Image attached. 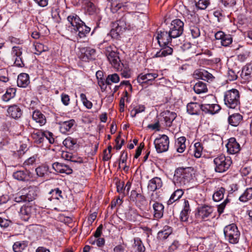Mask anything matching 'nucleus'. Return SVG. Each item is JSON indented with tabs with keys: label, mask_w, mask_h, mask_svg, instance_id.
Here are the masks:
<instances>
[{
	"label": "nucleus",
	"mask_w": 252,
	"mask_h": 252,
	"mask_svg": "<svg viewBox=\"0 0 252 252\" xmlns=\"http://www.w3.org/2000/svg\"><path fill=\"white\" fill-rule=\"evenodd\" d=\"M106 42L101 43L98 44V48L100 49H104V54L106 56L107 60L109 62L112 66L117 70L121 68L123 65L122 63L118 52L117 48L114 45L108 46H104L103 44Z\"/></svg>",
	"instance_id": "nucleus-1"
},
{
	"label": "nucleus",
	"mask_w": 252,
	"mask_h": 252,
	"mask_svg": "<svg viewBox=\"0 0 252 252\" xmlns=\"http://www.w3.org/2000/svg\"><path fill=\"white\" fill-rule=\"evenodd\" d=\"M193 169L191 167H179L176 169L173 183L176 186L184 187L192 180Z\"/></svg>",
	"instance_id": "nucleus-2"
},
{
	"label": "nucleus",
	"mask_w": 252,
	"mask_h": 252,
	"mask_svg": "<svg viewBox=\"0 0 252 252\" xmlns=\"http://www.w3.org/2000/svg\"><path fill=\"white\" fill-rule=\"evenodd\" d=\"M224 103L230 109H237L240 105V94L239 91L235 89L226 91L223 96Z\"/></svg>",
	"instance_id": "nucleus-3"
},
{
	"label": "nucleus",
	"mask_w": 252,
	"mask_h": 252,
	"mask_svg": "<svg viewBox=\"0 0 252 252\" xmlns=\"http://www.w3.org/2000/svg\"><path fill=\"white\" fill-rule=\"evenodd\" d=\"M133 28V24L127 22L126 16H123L119 20L112 23V29L110 34L113 38H117L126 30Z\"/></svg>",
	"instance_id": "nucleus-4"
},
{
	"label": "nucleus",
	"mask_w": 252,
	"mask_h": 252,
	"mask_svg": "<svg viewBox=\"0 0 252 252\" xmlns=\"http://www.w3.org/2000/svg\"><path fill=\"white\" fill-rule=\"evenodd\" d=\"M225 239L229 243L236 244L238 243L240 237V232L235 223L225 226L223 228Z\"/></svg>",
	"instance_id": "nucleus-5"
},
{
	"label": "nucleus",
	"mask_w": 252,
	"mask_h": 252,
	"mask_svg": "<svg viewBox=\"0 0 252 252\" xmlns=\"http://www.w3.org/2000/svg\"><path fill=\"white\" fill-rule=\"evenodd\" d=\"M214 163L215 165V171L223 173L228 169L232 163V161L230 157L221 154L214 159Z\"/></svg>",
	"instance_id": "nucleus-6"
},
{
	"label": "nucleus",
	"mask_w": 252,
	"mask_h": 252,
	"mask_svg": "<svg viewBox=\"0 0 252 252\" xmlns=\"http://www.w3.org/2000/svg\"><path fill=\"white\" fill-rule=\"evenodd\" d=\"M154 144L157 152L162 153L166 152L168 150L169 139L166 135L162 134L155 139Z\"/></svg>",
	"instance_id": "nucleus-7"
},
{
	"label": "nucleus",
	"mask_w": 252,
	"mask_h": 252,
	"mask_svg": "<svg viewBox=\"0 0 252 252\" xmlns=\"http://www.w3.org/2000/svg\"><path fill=\"white\" fill-rule=\"evenodd\" d=\"M36 209L34 206L26 204L22 206L19 212L21 219L24 221H28L30 218H34L36 215Z\"/></svg>",
	"instance_id": "nucleus-8"
},
{
	"label": "nucleus",
	"mask_w": 252,
	"mask_h": 252,
	"mask_svg": "<svg viewBox=\"0 0 252 252\" xmlns=\"http://www.w3.org/2000/svg\"><path fill=\"white\" fill-rule=\"evenodd\" d=\"M184 24L179 19H176L172 21L169 26V32L173 38L181 36L184 31Z\"/></svg>",
	"instance_id": "nucleus-9"
},
{
	"label": "nucleus",
	"mask_w": 252,
	"mask_h": 252,
	"mask_svg": "<svg viewBox=\"0 0 252 252\" xmlns=\"http://www.w3.org/2000/svg\"><path fill=\"white\" fill-rule=\"evenodd\" d=\"M23 48L20 46H13L12 48L11 55L14 60V64L19 67L24 66L22 57Z\"/></svg>",
	"instance_id": "nucleus-10"
},
{
	"label": "nucleus",
	"mask_w": 252,
	"mask_h": 252,
	"mask_svg": "<svg viewBox=\"0 0 252 252\" xmlns=\"http://www.w3.org/2000/svg\"><path fill=\"white\" fill-rule=\"evenodd\" d=\"M158 76L157 72L148 71L147 73H140L137 77V80L139 84H148L152 85L153 81Z\"/></svg>",
	"instance_id": "nucleus-11"
},
{
	"label": "nucleus",
	"mask_w": 252,
	"mask_h": 252,
	"mask_svg": "<svg viewBox=\"0 0 252 252\" xmlns=\"http://www.w3.org/2000/svg\"><path fill=\"white\" fill-rule=\"evenodd\" d=\"M7 116L15 120L20 118L23 115V110L18 104H12L8 106Z\"/></svg>",
	"instance_id": "nucleus-12"
},
{
	"label": "nucleus",
	"mask_w": 252,
	"mask_h": 252,
	"mask_svg": "<svg viewBox=\"0 0 252 252\" xmlns=\"http://www.w3.org/2000/svg\"><path fill=\"white\" fill-rule=\"evenodd\" d=\"M156 38L159 46H165L171 42L172 38H173L170 35L169 31H160L158 32Z\"/></svg>",
	"instance_id": "nucleus-13"
},
{
	"label": "nucleus",
	"mask_w": 252,
	"mask_h": 252,
	"mask_svg": "<svg viewBox=\"0 0 252 252\" xmlns=\"http://www.w3.org/2000/svg\"><path fill=\"white\" fill-rule=\"evenodd\" d=\"M213 212V208L208 205L199 207L197 209L196 217L202 220H207V219L211 215Z\"/></svg>",
	"instance_id": "nucleus-14"
},
{
	"label": "nucleus",
	"mask_w": 252,
	"mask_h": 252,
	"mask_svg": "<svg viewBox=\"0 0 252 252\" xmlns=\"http://www.w3.org/2000/svg\"><path fill=\"white\" fill-rule=\"evenodd\" d=\"M13 177L19 181L28 182L33 177L32 174L28 170H19L13 173Z\"/></svg>",
	"instance_id": "nucleus-15"
},
{
	"label": "nucleus",
	"mask_w": 252,
	"mask_h": 252,
	"mask_svg": "<svg viewBox=\"0 0 252 252\" xmlns=\"http://www.w3.org/2000/svg\"><path fill=\"white\" fill-rule=\"evenodd\" d=\"M52 168L58 173H64L67 175L71 174L73 171L71 168L68 165L58 162L53 163Z\"/></svg>",
	"instance_id": "nucleus-16"
},
{
	"label": "nucleus",
	"mask_w": 252,
	"mask_h": 252,
	"mask_svg": "<svg viewBox=\"0 0 252 252\" xmlns=\"http://www.w3.org/2000/svg\"><path fill=\"white\" fill-rule=\"evenodd\" d=\"M227 152L230 154H235L240 151V146L234 137L230 138L226 145Z\"/></svg>",
	"instance_id": "nucleus-17"
},
{
	"label": "nucleus",
	"mask_w": 252,
	"mask_h": 252,
	"mask_svg": "<svg viewBox=\"0 0 252 252\" xmlns=\"http://www.w3.org/2000/svg\"><path fill=\"white\" fill-rule=\"evenodd\" d=\"M90 31V28L87 26L83 21L82 24L76 28L75 30H70L72 33L77 34L80 38L85 37Z\"/></svg>",
	"instance_id": "nucleus-18"
},
{
	"label": "nucleus",
	"mask_w": 252,
	"mask_h": 252,
	"mask_svg": "<svg viewBox=\"0 0 252 252\" xmlns=\"http://www.w3.org/2000/svg\"><path fill=\"white\" fill-rule=\"evenodd\" d=\"M67 20L68 24H69L68 26V28L70 31V30H75L76 28L80 25V24H82V22L79 17L75 14L68 16L67 18Z\"/></svg>",
	"instance_id": "nucleus-19"
},
{
	"label": "nucleus",
	"mask_w": 252,
	"mask_h": 252,
	"mask_svg": "<svg viewBox=\"0 0 252 252\" xmlns=\"http://www.w3.org/2000/svg\"><path fill=\"white\" fill-rule=\"evenodd\" d=\"M75 121L70 119L66 121H61L59 123L60 131L63 134H66L72 130V127L75 125Z\"/></svg>",
	"instance_id": "nucleus-20"
},
{
	"label": "nucleus",
	"mask_w": 252,
	"mask_h": 252,
	"mask_svg": "<svg viewBox=\"0 0 252 252\" xmlns=\"http://www.w3.org/2000/svg\"><path fill=\"white\" fill-rule=\"evenodd\" d=\"M193 76L194 78L196 79H202L207 81L212 80V79L214 78L212 74L203 69L195 70L194 71Z\"/></svg>",
	"instance_id": "nucleus-21"
},
{
	"label": "nucleus",
	"mask_w": 252,
	"mask_h": 252,
	"mask_svg": "<svg viewBox=\"0 0 252 252\" xmlns=\"http://www.w3.org/2000/svg\"><path fill=\"white\" fill-rule=\"evenodd\" d=\"M187 110L190 115H198L202 111V104L197 102L189 103L187 105Z\"/></svg>",
	"instance_id": "nucleus-22"
},
{
	"label": "nucleus",
	"mask_w": 252,
	"mask_h": 252,
	"mask_svg": "<svg viewBox=\"0 0 252 252\" xmlns=\"http://www.w3.org/2000/svg\"><path fill=\"white\" fill-rule=\"evenodd\" d=\"M161 115L164 119L165 126L170 127L172 126L173 121L177 117V114L174 112L166 110L161 113Z\"/></svg>",
	"instance_id": "nucleus-23"
},
{
	"label": "nucleus",
	"mask_w": 252,
	"mask_h": 252,
	"mask_svg": "<svg viewBox=\"0 0 252 252\" xmlns=\"http://www.w3.org/2000/svg\"><path fill=\"white\" fill-rule=\"evenodd\" d=\"M220 107L217 104H202V111L205 113L215 114L220 110Z\"/></svg>",
	"instance_id": "nucleus-24"
},
{
	"label": "nucleus",
	"mask_w": 252,
	"mask_h": 252,
	"mask_svg": "<svg viewBox=\"0 0 252 252\" xmlns=\"http://www.w3.org/2000/svg\"><path fill=\"white\" fill-rule=\"evenodd\" d=\"M162 186L161 179L159 177H154L149 181L148 189L151 191H154L159 189Z\"/></svg>",
	"instance_id": "nucleus-25"
},
{
	"label": "nucleus",
	"mask_w": 252,
	"mask_h": 252,
	"mask_svg": "<svg viewBox=\"0 0 252 252\" xmlns=\"http://www.w3.org/2000/svg\"><path fill=\"white\" fill-rule=\"evenodd\" d=\"M38 188L36 186H30L28 189L27 192L25 193L26 201L31 202L37 196L38 193Z\"/></svg>",
	"instance_id": "nucleus-26"
},
{
	"label": "nucleus",
	"mask_w": 252,
	"mask_h": 252,
	"mask_svg": "<svg viewBox=\"0 0 252 252\" xmlns=\"http://www.w3.org/2000/svg\"><path fill=\"white\" fill-rule=\"evenodd\" d=\"M153 207L154 211V218L157 220L161 219L163 215L164 208L163 205L161 203L156 202L153 205Z\"/></svg>",
	"instance_id": "nucleus-27"
},
{
	"label": "nucleus",
	"mask_w": 252,
	"mask_h": 252,
	"mask_svg": "<svg viewBox=\"0 0 252 252\" xmlns=\"http://www.w3.org/2000/svg\"><path fill=\"white\" fill-rule=\"evenodd\" d=\"M32 118L40 126L44 125L46 123L45 116L39 110H37L33 111Z\"/></svg>",
	"instance_id": "nucleus-28"
},
{
	"label": "nucleus",
	"mask_w": 252,
	"mask_h": 252,
	"mask_svg": "<svg viewBox=\"0 0 252 252\" xmlns=\"http://www.w3.org/2000/svg\"><path fill=\"white\" fill-rule=\"evenodd\" d=\"M17 83L19 87L26 88L30 83L29 75L25 73L20 74L18 76Z\"/></svg>",
	"instance_id": "nucleus-29"
},
{
	"label": "nucleus",
	"mask_w": 252,
	"mask_h": 252,
	"mask_svg": "<svg viewBox=\"0 0 252 252\" xmlns=\"http://www.w3.org/2000/svg\"><path fill=\"white\" fill-rule=\"evenodd\" d=\"M243 116L239 113H234L229 116L228 118L229 124L233 126H238L242 121Z\"/></svg>",
	"instance_id": "nucleus-30"
},
{
	"label": "nucleus",
	"mask_w": 252,
	"mask_h": 252,
	"mask_svg": "<svg viewBox=\"0 0 252 252\" xmlns=\"http://www.w3.org/2000/svg\"><path fill=\"white\" fill-rule=\"evenodd\" d=\"M186 138L181 136L177 138L175 142L176 151L179 153H183L186 149Z\"/></svg>",
	"instance_id": "nucleus-31"
},
{
	"label": "nucleus",
	"mask_w": 252,
	"mask_h": 252,
	"mask_svg": "<svg viewBox=\"0 0 252 252\" xmlns=\"http://www.w3.org/2000/svg\"><path fill=\"white\" fill-rule=\"evenodd\" d=\"M241 77L245 81H248L252 77V66L251 64H247L244 66L241 73Z\"/></svg>",
	"instance_id": "nucleus-32"
},
{
	"label": "nucleus",
	"mask_w": 252,
	"mask_h": 252,
	"mask_svg": "<svg viewBox=\"0 0 252 252\" xmlns=\"http://www.w3.org/2000/svg\"><path fill=\"white\" fill-rule=\"evenodd\" d=\"M184 191L182 189H177L171 194L167 201L168 205L172 204L175 201L180 199L184 194Z\"/></svg>",
	"instance_id": "nucleus-33"
},
{
	"label": "nucleus",
	"mask_w": 252,
	"mask_h": 252,
	"mask_svg": "<svg viewBox=\"0 0 252 252\" xmlns=\"http://www.w3.org/2000/svg\"><path fill=\"white\" fill-rule=\"evenodd\" d=\"M166 44L165 46H160V50L156 54L157 57H163L168 55H170L173 53V49Z\"/></svg>",
	"instance_id": "nucleus-34"
},
{
	"label": "nucleus",
	"mask_w": 252,
	"mask_h": 252,
	"mask_svg": "<svg viewBox=\"0 0 252 252\" xmlns=\"http://www.w3.org/2000/svg\"><path fill=\"white\" fill-rule=\"evenodd\" d=\"M240 48H242V50L241 52L237 55V60L240 62H244L250 57L251 52L248 48L240 46L236 50H238Z\"/></svg>",
	"instance_id": "nucleus-35"
},
{
	"label": "nucleus",
	"mask_w": 252,
	"mask_h": 252,
	"mask_svg": "<svg viewBox=\"0 0 252 252\" xmlns=\"http://www.w3.org/2000/svg\"><path fill=\"white\" fill-rule=\"evenodd\" d=\"M193 90L195 93L200 94L207 92L208 88L206 83L202 81H198L194 85Z\"/></svg>",
	"instance_id": "nucleus-36"
},
{
	"label": "nucleus",
	"mask_w": 252,
	"mask_h": 252,
	"mask_svg": "<svg viewBox=\"0 0 252 252\" xmlns=\"http://www.w3.org/2000/svg\"><path fill=\"white\" fill-rule=\"evenodd\" d=\"M172 232V228L168 226L165 225L163 229L158 232V237L161 240L166 239Z\"/></svg>",
	"instance_id": "nucleus-37"
},
{
	"label": "nucleus",
	"mask_w": 252,
	"mask_h": 252,
	"mask_svg": "<svg viewBox=\"0 0 252 252\" xmlns=\"http://www.w3.org/2000/svg\"><path fill=\"white\" fill-rule=\"evenodd\" d=\"M85 12L90 15H93L97 13V9L95 5L91 1H86L85 2Z\"/></svg>",
	"instance_id": "nucleus-38"
},
{
	"label": "nucleus",
	"mask_w": 252,
	"mask_h": 252,
	"mask_svg": "<svg viewBox=\"0 0 252 252\" xmlns=\"http://www.w3.org/2000/svg\"><path fill=\"white\" fill-rule=\"evenodd\" d=\"M63 144L67 148L71 150L74 149L78 146L77 139L70 136L67 137L63 140Z\"/></svg>",
	"instance_id": "nucleus-39"
},
{
	"label": "nucleus",
	"mask_w": 252,
	"mask_h": 252,
	"mask_svg": "<svg viewBox=\"0 0 252 252\" xmlns=\"http://www.w3.org/2000/svg\"><path fill=\"white\" fill-rule=\"evenodd\" d=\"M252 199V187L247 188L239 197V200L242 202H246Z\"/></svg>",
	"instance_id": "nucleus-40"
},
{
	"label": "nucleus",
	"mask_w": 252,
	"mask_h": 252,
	"mask_svg": "<svg viewBox=\"0 0 252 252\" xmlns=\"http://www.w3.org/2000/svg\"><path fill=\"white\" fill-rule=\"evenodd\" d=\"M43 132L42 130H34L32 133V137L34 140V142L37 144H40L43 142Z\"/></svg>",
	"instance_id": "nucleus-41"
},
{
	"label": "nucleus",
	"mask_w": 252,
	"mask_h": 252,
	"mask_svg": "<svg viewBox=\"0 0 252 252\" xmlns=\"http://www.w3.org/2000/svg\"><path fill=\"white\" fill-rule=\"evenodd\" d=\"M28 246L27 241H18L14 243L13 245V250L14 252H23Z\"/></svg>",
	"instance_id": "nucleus-42"
},
{
	"label": "nucleus",
	"mask_w": 252,
	"mask_h": 252,
	"mask_svg": "<svg viewBox=\"0 0 252 252\" xmlns=\"http://www.w3.org/2000/svg\"><path fill=\"white\" fill-rule=\"evenodd\" d=\"M16 92V90L15 88H10L7 89L6 93L2 96V100L5 102L8 101L15 96Z\"/></svg>",
	"instance_id": "nucleus-43"
},
{
	"label": "nucleus",
	"mask_w": 252,
	"mask_h": 252,
	"mask_svg": "<svg viewBox=\"0 0 252 252\" xmlns=\"http://www.w3.org/2000/svg\"><path fill=\"white\" fill-rule=\"evenodd\" d=\"M133 247L138 252H144L145 251V246H144L141 240L138 237L134 238Z\"/></svg>",
	"instance_id": "nucleus-44"
},
{
	"label": "nucleus",
	"mask_w": 252,
	"mask_h": 252,
	"mask_svg": "<svg viewBox=\"0 0 252 252\" xmlns=\"http://www.w3.org/2000/svg\"><path fill=\"white\" fill-rule=\"evenodd\" d=\"M225 189L223 187H220L214 192L213 195V199L214 201L218 202L221 200L224 197V193Z\"/></svg>",
	"instance_id": "nucleus-45"
},
{
	"label": "nucleus",
	"mask_w": 252,
	"mask_h": 252,
	"mask_svg": "<svg viewBox=\"0 0 252 252\" xmlns=\"http://www.w3.org/2000/svg\"><path fill=\"white\" fill-rule=\"evenodd\" d=\"M120 78L119 75L117 73H113L108 75L105 80V84L107 85H110L112 83H117L120 81Z\"/></svg>",
	"instance_id": "nucleus-46"
},
{
	"label": "nucleus",
	"mask_w": 252,
	"mask_h": 252,
	"mask_svg": "<svg viewBox=\"0 0 252 252\" xmlns=\"http://www.w3.org/2000/svg\"><path fill=\"white\" fill-rule=\"evenodd\" d=\"M50 194H52L51 198L53 199H55L57 200L63 199V196L62 191L59 188H56L51 190L49 192Z\"/></svg>",
	"instance_id": "nucleus-47"
},
{
	"label": "nucleus",
	"mask_w": 252,
	"mask_h": 252,
	"mask_svg": "<svg viewBox=\"0 0 252 252\" xmlns=\"http://www.w3.org/2000/svg\"><path fill=\"white\" fill-rule=\"evenodd\" d=\"M194 156L196 158L201 157L202 155L203 147L200 142H196L194 144Z\"/></svg>",
	"instance_id": "nucleus-48"
},
{
	"label": "nucleus",
	"mask_w": 252,
	"mask_h": 252,
	"mask_svg": "<svg viewBox=\"0 0 252 252\" xmlns=\"http://www.w3.org/2000/svg\"><path fill=\"white\" fill-rule=\"evenodd\" d=\"M34 47L36 51L34 53L37 55H40L41 53L48 50V47L47 46L40 43H36Z\"/></svg>",
	"instance_id": "nucleus-49"
},
{
	"label": "nucleus",
	"mask_w": 252,
	"mask_h": 252,
	"mask_svg": "<svg viewBox=\"0 0 252 252\" xmlns=\"http://www.w3.org/2000/svg\"><path fill=\"white\" fill-rule=\"evenodd\" d=\"M145 110V107L143 105H139L138 106L134 107L130 111V116L132 118L136 117V115L138 113L143 112Z\"/></svg>",
	"instance_id": "nucleus-50"
},
{
	"label": "nucleus",
	"mask_w": 252,
	"mask_h": 252,
	"mask_svg": "<svg viewBox=\"0 0 252 252\" xmlns=\"http://www.w3.org/2000/svg\"><path fill=\"white\" fill-rule=\"evenodd\" d=\"M84 51V56L87 57L88 59H92L95 54V49L91 47H86L82 50Z\"/></svg>",
	"instance_id": "nucleus-51"
},
{
	"label": "nucleus",
	"mask_w": 252,
	"mask_h": 252,
	"mask_svg": "<svg viewBox=\"0 0 252 252\" xmlns=\"http://www.w3.org/2000/svg\"><path fill=\"white\" fill-rule=\"evenodd\" d=\"M209 4V0H199L198 2H195V6L198 9H205Z\"/></svg>",
	"instance_id": "nucleus-52"
},
{
	"label": "nucleus",
	"mask_w": 252,
	"mask_h": 252,
	"mask_svg": "<svg viewBox=\"0 0 252 252\" xmlns=\"http://www.w3.org/2000/svg\"><path fill=\"white\" fill-rule=\"evenodd\" d=\"M232 42V37L230 34H225L221 40V45L227 47Z\"/></svg>",
	"instance_id": "nucleus-53"
},
{
	"label": "nucleus",
	"mask_w": 252,
	"mask_h": 252,
	"mask_svg": "<svg viewBox=\"0 0 252 252\" xmlns=\"http://www.w3.org/2000/svg\"><path fill=\"white\" fill-rule=\"evenodd\" d=\"M43 132V142L46 140L50 144H53L54 142V138L53 137V134L52 132L45 131Z\"/></svg>",
	"instance_id": "nucleus-54"
},
{
	"label": "nucleus",
	"mask_w": 252,
	"mask_h": 252,
	"mask_svg": "<svg viewBox=\"0 0 252 252\" xmlns=\"http://www.w3.org/2000/svg\"><path fill=\"white\" fill-rule=\"evenodd\" d=\"M36 156H33L26 160L23 163V167L27 168L31 165H32L36 161Z\"/></svg>",
	"instance_id": "nucleus-55"
},
{
	"label": "nucleus",
	"mask_w": 252,
	"mask_h": 252,
	"mask_svg": "<svg viewBox=\"0 0 252 252\" xmlns=\"http://www.w3.org/2000/svg\"><path fill=\"white\" fill-rule=\"evenodd\" d=\"M190 33L193 38H196L200 35L199 29L195 26H191L190 27Z\"/></svg>",
	"instance_id": "nucleus-56"
},
{
	"label": "nucleus",
	"mask_w": 252,
	"mask_h": 252,
	"mask_svg": "<svg viewBox=\"0 0 252 252\" xmlns=\"http://www.w3.org/2000/svg\"><path fill=\"white\" fill-rule=\"evenodd\" d=\"M229 202V199L226 198L224 200V201L222 203L218 205V212L220 215L223 213L224 209L225 208L226 204L228 203Z\"/></svg>",
	"instance_id": "nucleus-57"
},
{
	"label": "nucleus",
	"mask_w": 252,
	"mask_h": 252,
	"mask_svg": "<svg viewBox=\"0 0 252 252\" xmlns=\"http://www.w3.org/2000/svg\"><path fill=\"white\" fill-rule=\"evenodd\" d=\"M61 101L63 104L65 106H68L70 103V97L69 96L65 94L62 93L61 94Z\"/></svg>",
	"instance_id": "nucleus-58"
},
{
	"label": "nucleus",
	"mask_w": 252,
	"mask_h": 252,
	"mask_svg": "<svg viewBox=\"0 0 252 252\" xmlns=\"http://www.w3.org/2000/svg\"><path fill=\"white\" fill-rule=\"evenodd\" d=\"M36 174L39 177H43L47 173V170L45 167L39 166L35 169Z\"/></svg>",
	"instance_id": "nucleus-59"
},
{
	"label": "nucleus",
	"mask_w": 252,
	"mask_h": 252,
	"mask_svg": "<svg viewBox=\"0 0 252 252\" xmlns=\"http://www.w3.org/2000/svg\"><path fill=\"white\" fill-rule=\"evenodd\" d=\"M123 67H124V65L121 67V68L119 70L121 71L122 76L126 78H129L130 77V69L126 67L123 68Z\"/></svg>",
	"instance_id": "nucleus-60"
},
{
	"label": "nucleus",
	"mask_w": 252,
	"mask_h": 252,
	"mask_svg": "<svg viewBox=\"0 0 252 252\" xmlns=\"http://www.w3.org/2000/svg\"><path fill=\"white\" fill-rule=\"evenodd\" d=\"M227 77L230 81H234L237 78V75L232 69H229L227 73Z\"/></svg>",
	"instance_id": "nucleus-61"
},
{
	"label": "nucleus",
	"mask_w": 252,
	"mask_h": 252,
	"mask_svg": "<svg viewBox=\"0 0 252 252\" xmlns=\"http://www.w3.org/2000/svg\"><path fill=\"white\" fill-rule=\"evenodd\" d=\"M220 1L225 7H232L236 4L235 0H220Z\"/></svg>",
	"instance_id": "nucleus-62"
},
{
	"label": "nucleus",
	"mask_w": 252,
	"mask_h": 252,
	"mask_svg": "<svg viewBox=\"0 0 252 252\" xmlns=\"http://www.w3.org/2000/svg\"><path fill=\"white\" fill-rule=\"evenodd\" d=\"M62 157L65 160H70L73 162H77L76 160L73 159L72 154L68 152H63L62 154Z\"/></svg>",
	"instance_id": "nucleus-63"
},
{
	"label": "nucleus",
	"mask_w": 252,
	"mask_h": 252,
	"mask_svg": "<svg viewBox=\"0 0 252 252\" xmlns=\"http://www.w3.org/2000/svg\"><path fill=\"white\" fill-rule=\"evenodd\" d=\"M10 223L11 221L9 220L0 217V226L1 227L6 228Z\"/></svg>",
	"instance_id": "nucleus-64"
}]
</instances>
